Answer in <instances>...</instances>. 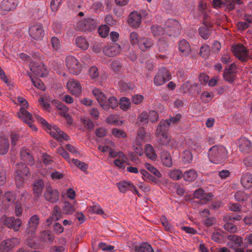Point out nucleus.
<instances>
[{"label":"nucleus","instance_id":"obj_1","mask_svg":"<svg viewBox=\"0 0 252 252\" xmlns=\"http://www.w3.org/2000/svg\"><path fill=\"white\" fill-rule=\"evenodd\" d=\"M92 93L104 110L108 111L110 108L114 109L118 107V101L115 97H107L100 90L96 88L92 90Z\"/></svg>","mask_w":252,"mask_h":252},{"label":"nucleus","instance_id":"obj_2","mask_svg":"<svg viewBox=\"0 0 252 252\" xmlns=\"http://www.w3.org/2000/svg\"><path fill=\"white\" fill-rule=\"evenodd\" d=\"M227 157V151L222 145H215L209 150L208 158L210 160L214 163H222L226 160Z\"/></svg>","mask_w":252,"mask_h":252},{"label":"nucleus","instance_id":"obj_3","mask_svg":"<svg viewBox=\"0 0 252 252\" xmlns=\"http://www.w3.org/2000/svg\"><path fill=\"white\" fill-rule=\"evenodd\" d=\"M17 99L20 105L22 106L20 109V111L17 113L18 117L23 120L25 123H27L31 127L36 130L37 128L32 123L33 119L32 114L25 109L28 106L27 101L22 97H18Z\"/></svg>","mask_w":252,"mask_h":252},{"label":"nucleus","instance_id":"obj_4","mask_svg":"<svg viewBox=\"0 0 252 252\" xmlns=\"http://www.w3.org/2000/svg\"><path fill=\"white\" fill-rule=\"evenodd\" d=\"M30 175L29 169L25 164L20 163L16 164L15 168V181L17 188L23 186V181L28 179Z\"/></svg>","mask_w":252,"mask_h":252},{"label":"nucleus","instance_id":"obj_5","mask_svg":"<svg viewBox=\"0 0 252 252\" xmlns=\"http://www.w3.org/2000/svg\"><path fill=\"white\" fill-rule=\"evenodd\" d=\"M164 29L166 33L169 36H176L181 33V25L175 19H168L165 22Z\"/></svg>","mask_w":252,"mask_h":252},{"label":"nucleus","instance_id":"obj_6","mask_svg":"<svg viewBox=\"0 0 252 252\" xmlns=\"http://www.w3.org/2000/svg\"><path fill=\"white\" fill-rule=\"evenodd\" d=\"M65 65L70 73L73 75H76L81 72L82 65L73 56H69L66 57Z\"/></svg>","mask_w":252,"mask_h":252},{"label":"nucleus","instance_id":"obj_7","mask_svg":"<svg viewBox=\"0 0 252 252\" xmlns=\"http://www.w3.org/2000/svg\"><path fill=\"white\" fill-rule=\"evenodd\" d=\"M232 51L234 56L242 62H246L252 57L249 56V51L242 44H237L232 47Z\"/></svg>","mask_w":252,"mask_h":252},{"label":"nucleus","instance_id":"obj_8","mask_svg":"<svg viewBox=\"0 0 252 252\" xmlns=\"http://www.w3.org/2000/svg\"><path fill=\"white\" fill-rule=\"evenodd\" d=\"M171 79L169 71L164 67L160 68L156 74L154 83L156 86H161Z\"/></svg>","mask_w":252,"mask_h":252},{"label":"nucleus","instance_id":"obj_9","mask_svg":"<svg viewBox=\"0 0 252 252\" xmlns=\"http://www.w3.org/2000/svg\"><path fill=\"white\" fill-rule=\"evenodd\" d=\"M163 129L161 130V132L159 133H158V127L156 129V133L158 138L159 144L164 145L168 148H173L176 144V142L171 139L168 136L166 133L167 129Z\"/></svg>","mask_w":252,"mask_h":252},{"label":"nucleus","instance_id":"obj_10","mask_svg":"<svg viewBox=\"0 0 252 252\" xmlns=\"http://www.w3.org/2000/svg\"><path fill=\"white\" fill-rule=\"evenodd\" d=\"M1 221L7 227L13 229L15 231L19 230L22 224V221L19 219H15L14 217H3Z\"/></svg>","mask_w":252,"mask_h":252},{"label":"nucleus","instance_id":"obj_11","mask_svg":"<svg viewBox=\"0 0 252 252\" xmlns=\"http://www.w3.org/2000/svg\"><path fill=\"white\" fill-rule=\"evenodd\" d=\"M76 26L79 30L83 32L92 31L96 28L95 21L91 18L80 21Z\"/></svg>","mask_w":252,"mask_h":252},{"label":"nucleus","instance_id":"obj_12","mask_svg":"<svg viewBox=\"0 0 252 252\" xmlns=\"http://www.w3.org/2000/svg\"><path fill=\"white\" fill-rule=\"evenodd\" d=\"M181 118V115L180 114H177L175 116L171 117L170 119L166 120H162L160 122L158 126V133L161 132L163 128L164 129H167L168 127L172 124H175L178 123Z\"/></svg>","mask_w":252,"mask_h":252},{"label":"nucleus","instance_id":"obj_13","mask_svg":"<svg viewBox=\"0 0 252 252\" xmlns=\"http://www.w3.org/2000/svg\"><path fill=\"white\" fill-rule=\"evenodd\" d=\"M30 36L35 40H40L44 35V31L41 24L31 26L29 30Z\"/></svg>","mask_w":252,"mask_h":252},{"label":"nucleus","instance_id":"obj_14","mask_svg":"<svg viewBox=\"0 0 252 252\" xmlns=\"http://www.w3.org/2000/svg\"><path fill=\"white\" fill-rule=\"evenodd\" d=\"M17 5V0H3L0 4V12L3 15H5L14 9Z\"/></svg>","mask_w":252,"mask_h":252},{"label":"nucleus","instance_id":"obj_15","mask_svg":"<svg viewBox=\"0 0 252 252\" xmlns=\"http://www.w3.org/2000/svg\"><path fill=\"white\" fill-rule=\"evenodd\" d=\"M19 243V240L16 238L5 240L0 245V252H8Z\"/></svg>","mask_w":252,"mask_h":252},{"label":"nucleus","instance_id":"obj_16","mask_svg":"<svg viewBox=\"0 0 252 252\" xmlns=\"http://www.w3.org/2000/svg\"><path fill=\"white\" fill-rule=\"evenodd\" d=\"M52 103L56 108L61 111V115L66 118L67 124L71 125L72 123V120L70 115L67 113L68 108L64 104L57 100H54Z\"/></svg>","mask_w":252,"mask_h":252},{"label":"nucleus","instance_id":"obj_17","mask_svg":"<svg viewBox=\"0 0 252 252\" xmlns=\"http://www.w3.org/2000/svg\"><path fill=\"white\" fill-rule=\"evenodd\" d=\"M44 195L46 200L52 203H56L59 198L58 191L50 186L46 187Z\"/></svg>","mask_w":252,"mask_h":252},{"label":"nucleus","instance_id":"obj_18","mask_svg":"<svg viewBox=\"0 0 252 252\" xmlns=\"http://www.w3.org/2000/svg\"><path fill=\"white\" fill-rule=\"evenodd\" d=\"M39 218L38 216L33 215L29 220L28 225L26 228V233L28 234H34L35 233L39 223Z\"/></svg>","mask_w":252,"mask_h":252},{"label":"nucleus","instance_id":"obj_19","mask_svg":"<svg viewBox=\"0 0 252 252\" xmlns=\"http://www.w3.org/2000/svg\"><path fill=\"white\" fill-rule=\"evenodd\" d=\"M121 51V46L116 43L105 46L103 48V53L108 57H114L119 54Z\"/></svg>","mask_w":252,"mask_h":252},{"label":"nucleus","instance_id":"obj_20","mask_svg":"<svg viewBox=\"0 0 252 252\" xmlns=\"http://www.w3.org/2000/svg\"><path fill=\"white\" fill-rule=\"evenodd\" d=\"M67 87L69 92L74 95H78L81 92V86L78 81L71 80L67 83Z\"/></svg>","mask_w":252,"mask_h":252},{"label":"nucleus","instance_id":"obj_21","mask_svg":"<svg viewBox=\"0 0 252 252\" xmlns=\"http://www.w3.org/2000/svg\"><path fill=\"white\" fill-rule=\"evenodd\" d=\"M49 132L51 136L57 139L58 140H61L62 139L67 140L69 139V136L56 125H53V130Z\"/></svg>","mask_w":252,"mask_h":252},{"label":"nucleus","instance_id":"obj_22","mask_svg":"<svg viewBox=\"0 0 252 252\" xmlns=\"http://www.w3.org/2000/svg\"><path fill=\"white\" fill-rule=\"evenodd\" d=\"M141 23V16L137 12H132L128 19L129 24L133 28H138Z\"/></svg>","mask_w":252,"mask_h":252},{"label":"nucleus","instance_id":"obj_23","mask_svg":"<svg viewBox=\"0 0 252 252\" xmlns=\"http://www.w3.org/2000/svg\"><path fill=\"white\" fill-rule=\"evenodd\" d=\"M154 42L151 38L142 37L140 39L139 48L142 51H146L151 49L154 45Z\"/></svg>","mask_w":252,"mask_h":252},{"label":"nucleus","instance_id":"obj_24","mask_svg":"<svg viewBox=\"0 0 252 252\" xmlns=\"http://www.w3.org/2000/svg\"><path fill=\"white\" fill-rule=\"evenodd\" d=\"M238 145L240 150L242 152L248 153L252 148V143L247 138L243 137L238 141Z\"/></svg>","mask_w":252,"mask_h":252},{"label":"nucleus","instance_id":"obj_25","mask_svg":"<svg viewBox=\"0 0 252 252\" xmlns=\"http://www.w3.org/2000/svg\"><path fill=\"white\" fill-rule=\"evenodd\" d=\"M44 187V184L42 180H37L34 182L32 185V190L36 197L41 195Z\"/></svg>","mask_w":252,"mask_h":252},{"label":"nucleus","instance_id":"obj_26","mask_svg":"<svg viewBox=\"0 0 252 252\" xmlns=\"http://www.w3.org/2000/svg\"><path fill=\"white\" fill-rule=\"evenodd\" d=\"M179 49L182 56H187L191 51L190 47L189 42L185 40H181L179 42Z\"/></svg>","mask_w":252,"mask_h":252},{"label":"nucleus","instance_id":"obj_27","mask_svg":"<svg viewBox=\"0 0 252 252\" xmlns=\"http://www.w3.org/2000/svg\"><path fill=\"white\" fill-rule=\"evenodd\" d=\"M241 183L245 189L252 187V174L249 172L244 174L241 177Z\"/></svg>","mask_w":252,"mask_h":252},{"label":"nucleus","instance_id":"obj_28","mask_svg":"<svg viewBox=\"0 0 252 252\" xmlns=\"http://www.w3.org/2000/svg\"><path fill=\"white\" fill-rule=\"evenodd\" d=\"M9 149L8 139L0 136V155H4L7 153Z\"/></svg>","mask_w":252,"mask_h":252},{"label":"nucleus","instance_id":"obj_29","mask_svg":"<svg viewBox=\"0 0 252 252\" xmlns=\"http://www.w3.org/2000/svg\"><path fill=\"white\" fill-rule=\"evenodd\" d=\"M229 239L231 240V243L228 244L230 248L236 249L237 248L241 247L243 243V239L238 236L230 235Z\"/></svg>","mask_w":252,"mask_h":252},{"label":"nucleus","instance_id":"obj_30","mask_svg":"<svg viewBox=\"0 0 252 252\" xmlns=\"http://www.w3.org/2000/svg\"><path fill=\"white\" fill-rule=\"evenodd\" d=\"M161 160L163 164L167 167H170L173 165L172 158L170 153L167 151L161 152Z\"/></svg>","mask_w":252,"mask_h":252},{"label":"nucleus","instance_id":"obj_31","mask_svg":"<svg viewBox=\"0 0 252 252\" xmlns=\"http://www.w3.org/2000/svg\"><path fill=\"white\" fill-rule=\"evenodd\" d=\"M117 186L121 192L125 193L133 188V184L130 182L124 181L117 183Z\"/></svg>","mask_w":252,"mask_h":252},{"label":"nucleus","instance_id":"obj_32","mask_svg":"<svg viewBox=\"0 0 252 252\" xmlns=\"http://www.w3.org/2000/svg\"><path fill=\"white\" fill-rule=\"evenodd\" d=\"M199 33L202 38L208 39L211 33V26L204 24L199 29Z\"/></svg>","mask_w":252,"mask_h":252},{"label":"nucleus","instance_id":"obj_33","mask_svg":"<svg viewBox=\"0 0 252 252\" xmlns=\"http://www.w3.org/2000/svg\"><path fill=\"white\" fill-rule=\"evenodd\" d=\"M197 177V173L196 171L193 169H190L186 171L183 174V177L184 179L187 182H192L196 179Z\"/></svg>","mask_w":252,"mask_h":252},{"label":"nucleus","instance_id":"obj_34","mask_svg":"<svg viewBox=\"0 0 252 252\" xmlns=\"http://www.w3.org/2000/svg\"><path fill=\"white\" fill-rule=\"evenodd\" d=\"M40 239L43 242L51 243L54 239V236L50 231H44L41 232Z\"/></svg>","mask_w":252,"mask_h":252},{"label":"nucleus","instance_id":"obj_35","mask_svg":"<svg viewBox=\"0 0 252 252\" xmlns=\"http://www.w3.org/2000/svg\"><path fill=\"white\" fill-rule=\"evenodd\" d=\"M145 153L147 157L151 159H155L157 157V154L153 146L150 144L145 145Z\"/></svg>","mask_w":252,"mask_h":252},{"label":"nucleus","instance_id":"obj_36","mask_svg":"<svg viewBox=\"0 0 252 252\" xmlns=\"http://www.w3.org/2000/svg\"><path fill=\"white\" fill-rule=\"evenodd\" d=\"M120 90L124 93H128L134 88V85L130 83H126L124 81H121L119 83Z\"/></svg>","mask_w":252,"mask_h":252},{"label":"nucleus","instance_id":"obj_37","mask_svg":"<svg viewBox=\"0 0 252 252\" xmlns=\"http://www.w3.org/2000/svg\"><path fill=\"white\" fill-rule=\"evenodd\" d=\"M135 250L137 252H154L151 246L147 243H142L140 245L136 246Z\"/></svg>","mask_w":252,"mask_h":252},{"label":"nucleus","instance_id":"obj_38","mask_svg":"<svg viewBox=\"0 0 252 252\" xmlns=\"http://www.w3.org/2000/svg\"><path fill=\"white\" fill-rule=\"evenodd\" d=\"M75 43L77 47L83 50H86L89 47L86 40L82 36H77L75 39Z\"/></svg>","mask_w":252,"mask_h":252},{"label":"nucleus","instance_id":"obj_39","mask_svg":"<svg viewBox=\"0 0 252 252\" xmlns=\"http://www.w3.org/2000/svg\"><path fill=\"white\" fill-rule=\"evenodd\" d=\"M234 196L235 200L238 202L246 201L249 198L248 194L246 193L244 191L241 190L237 191L235 193Z\"/></svg>","mask_w":252,"mask_h":252},{"label":"nucleus","instance_id":"obj_40","mask_svg":"<svg viewBox=\"0 0 252 252\" xmlns=\"http://www.w3.org/2000/svg\"><path fill=\"white\" fill-rule=\"evenodd\" d=\"M140 173L142 176V178L144 180L148 179L149 180L151 181V182L154 183H158V179L157 177L156 176L154 177L151 175L148 171L144 169H141L140 170Z\"/></svg>","mask_w":252,"mask_h":252},{"label":"nucleus","instance_id":"obj_41","mask_svg":"<svg viewBox=\"0 0 252 252\" xmlns=\"http://www.w3.org/2000/svg\"><path fill=\"white\" fill-rule=\"evenodd\" d=\"M149 122L148 113L147 112L144 111L142 112L138 118L137 123L139 125H145Z\"/></svg>","mask_w":252,"mask_h":252},{"label":"nucleus","instance_id":"obj_42","mask_svg":"<svg viewBox=\"0 0 252 252\" xmlns=\"http://www.w3.org/2000/svg\"><path fill=\"white\" fill-rule=\"evenodd\" d=\"M168 175L173 180H179L183 177V173L179 169L170 170L168 173Z\"/></svg>","mask_w":252,"mask_h":252},{"label":"nucleus","instance_id":"obj_43","mask_svg":"<svg viewBox=\"0 0 252 252\" xmlns=\"http://www.w3.org/2000/svg\"><path fill=\"white\" fill-rule=\"evenodd\" d=\"M242 3V0H227L225 5L228 10H232L235 8L236 5H240Z\"/></svg>","mask_w":252,"mask_h":252},{"label":"nucleus","instance_id":"obj_44","mask_svg":"<svg viewBox=\"0 0 252 252\" xmlns=\"http://www.w3.org/2000/svg\"><path fill=\"white\" fill-rule=\"evenodd\" d=\"M28 76L31 79L32 83L35 87L43 91L45 89V86L44 85L43 82L41 81V80L37 78H33L32 76L31 73H29Z\"/></svg>","mask_w":252,"mask_h":252},{"label":"nucleus","instance_id":"obj_45","mask_svg":"<svg viewBox=\"0 0 252 252\" xmlns=\"http://www.w3.org/2000/svg\"><path fill=\"white\" fill-rule=\"evenodd\" d=\"M119 105L121 109L126 110L130 107V100L126 97H122L120 100Z\"/></svg>","mask_w":252,"mask_h":252},{"label":"nucleus","instance_id":"obj_46","mask_svg":"<svg viewBox=\"0 0 252 252\" xmlns=\"http://www.w3.org/2000/svg\"><path fill=\"white\" fill-rule=\"evenodd\" d=\"M145 168L150 171L151 173L154 174L157 178H161V174L159 171L154 166L151 165L148 163H145Z\"/></svg>","mask_w":252,"mask_h":252},{"label":"nucleus","instance_id":"obj_47","mask_svg":"<svg viewBox=\"0 0 252 252\" xmlns=\"http://www.w3.org/2000/svg\"><path fill=\"white\" fill-rule=\"evenodd\" d=\"M89 75L93 80H96L99 76V72L98 68L95 66H92L89 69Z\"/></svg>","mask_w":252,"mask_h":252},{"label":"nucleus","instance_id":"obj_48","mask_svg":"<svg viewBox=\"0 0 252 252\" xmlns=\"http://www.w3.org/2000/svg\"><path fill=\"white\" fill-rule=\"evenodd\" d=\"M187 145L190 148L197 152L200 151L202 149V144L199 142L190 140L187 142Z\"/></svg>","mask_w":252,"mask_h":252},{"label":"nucleus","instance_id":"obj_49","mask_svg":"<svg viewBox=\"0 0 252 252\" xmlns=\"http://www.w3.org/2000/svg\"><path fill=\"white\" fill-rule=\"evenodd\" d=\"M140 37L138 34L135 32H133L130 33L129 35V41L130 43L132 45H139V41H140Z\"/></svg>","mask_w":252,"mask_h":252},{"label":"nucleus","instance_id":"obj_50","mask_svg":"<svg viewBox=\"0 0 252 252\" xmlns=\"http://www.w3.org/2000/svg\"><path fill=\"white\" fill-rule=\"evenodd\" d=\"M151 31L155 37H158L164 34V30L159 26H153L151 27Z\"/></svg>","mask_w":252,"mask_h":252},{"label":"nucleus","instance_id":"obj_51","mask_svg":"<svg viewBox=\"0 0 252 252\" xmlns=\"http://www.w3.org/2000/svg\"><path fill=\"white\" fill-rule=\"evenodd\" d=\"M73 163L76 166L81 170L85 171L88 168V165L84 162H82L77 159H71V163Z\"/></svg>","mask_w":252,"mask_h":252},{"label":"nucleus","instance_id":"obj_52","mask_svg":"<svg viewBox=\"0 0 252 252\" xmlns=\"http://www.w3.org/2000/svg\"><path fill=\"white\" fill-rule=\"evenodd\" d=\"M210 47L208 45H202L200 49L199 55L204 59L207 58L210 55Z\"/></svg>","mask_w":252,"mask_h":252},{"label":"nucleus","instance_id":"obj_53","mask_svg":"<svg viewBox=\"0 0 252 252\" xmlns=\"http://www.w3.org/2000/svg\"><path fill=\"white\" fill-rule=\"evenodd\" d=\"M192 160V155L188 150H185L182 154V160L185 163H190Z\"/></svg>","mask_w":252,"mask_h":252},{"label":"nucleus","instance_id":"obj_54","mask_svg":"<svg viewBox=\"0 0 252 252\" xmlns=\"http://www.w3.org/2000/svg\"><path fill=\"white\" fill-rule=\"evenodd\" d=\"M62 215L60 208L58 206H54L51 219H53L54 221H57L62 218Z\"/></svg>","mask_w":252,"mask_h":252},{"label":"nucleus","instance_id":"obj_55","mask_svg":"<svg viewBox=\"0 0 252 252\" xmlns=\"http://www.w3.org/2000/svg\"><path fill=\"white\" fill-rule=\"evenodd\" d=\"M44 68V65H39L38 66H32L31 68V70L37 76H43V71L42 70L43 68ZM45 69V68H44Z\"/></svg>","mask_w":252,"mask_h":252},{"label":"nucleus","instance_id":"obj_56","mask_svg":"<svg viewBox=\"0 0 252 252\" xmlns=\"http://www.w3.org/2000/svg\"><path fill=\"white\" fill-rule=\"evenodd\" d=\"M75 211L74 206L68 202H65L63 207V211L66 214H71Z\"/></svg>","mask_w":252,"mask_h":252},{"label":"nucleus","instance_id":"obj_57","mask_svg":"<svg viewBox=\"0 0 252 252\" xmlns=\"http://www.w3.org/2000/svg\"><path fill=\"white\" fill-rule=\"evenodd\" d=\"M98 32L102 37H106L109 32V28L106 25L101 26L98 29Z\"/></svg>","mask_w":252,"mask_h":252},{"label":"nucleus","instance_id":"obj_58","mask_svg":"<svg viewBox=\"0 0 252 252\" xmlns=\"http://www.w3.org/2000/svg\"><path fill=\"white\" fill-rule=\"evenodd\" d=\"M51 44L54 50L57 51L61 48V44L60 40L55 36L52 37L51 39Z\"/></svg>","mask_w":252,"mask_h":252},{"label":"nucleus","instance_id":"obj_59","mask_svg":"<svg viewBox=\"0 0 252 252\" xmlns=\"http://www.w3.org/2000/svg\"><path fill=\"white\" fill-rule=\"evenodd\" d=\"M89 211L93 213H95L98 215H102L103 217L106 216L102 208L97 204L94 205L90 207Z\"/></svg>","mask_w":252,"mask_h":252},{"label":"nucleus","instance_id":"obj_60","mask_svg":"<svg viewBox=\"0 0 252 252\" xmlns=\"http://www.w3.org/2000/svg\"><path fill=\"white\" fill-rule=\"evenodd\" d=\"M223 77L226 81L232 83L235 79V72L225 71L223 73Z\"/></svg>","mask_w":252,"mask_h":252},{"label":"nucleus","instance_id":"obj_61","mask_svg":"<svg viewBox=\"0 0 252 252\" xmlns=\"http://www.w3.org/2000/svg\"><path fill=\"white\" fill-rule=\"evenodd\" d=\"M213 197V195L211 193H205L203 194V195L201 196L200 198L199 199V203L201 204H205L210 201L212 197Z\"/></svg>","mask_w":252,"mask_h":252},{"label":"nucleus","instance_id":"obj_62","mask_svg":"<svg viewBox=\"0 0 252 252\" xmlns=\"http://www.w3.org/2000/svg\"><path fill=\"white\" fill-rule=\"evenodd\" d=\"M58 153L62 156L68 163H71V159H70L68 153L63 148L58 149Z\"/></svg>","mask_w":252,"mask_h":252},{"label":"nucleus","instance_id":"obj_63","mask_svg":"<svg viewBox=\"0 0 252 252\" xmlns=\"http://www.w3.org/2000/svg\"><path fill=\"white\" fill-rule=\"evenodd\" d=\"M98 248L102 251H108V252H113L114 251L115 247L113 246L107 245L104 243H100L98 244Z\"/></svg>","mask_w":252,"mask_h":252},{"label":"nucleus","instance_id":"obj_64","mask_svg":"<svg viewBox=\"0 0 252 252\" xmlns=\"http://www.w3.org/2000/svg\"><path fill=\"white\" fill-rule=\"evenodd\" d=\"M127 160V157L125 155V158H118L114 161L115 165L121 168H124L125 167V163Z\"/></svg>","mask_w":252,"mask_h":252}]
</instances>
